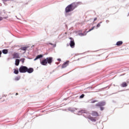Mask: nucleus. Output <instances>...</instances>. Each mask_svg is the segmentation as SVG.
Instances as JSON below:
<instances>
[{"mask_svg": "<svg viewBox=\"0 0 129 129\" xmlns=\"http://www.w3.org/2000/svg\"><path fill=\"white\" fill-rule=\"evenodd\" d=\"M100 109H101V110H103V109H104V107H100Z\"/></svg>", "mask_w": 129, "mask_h": 129, "instance_id": "23", "label": "nucleus"}, {"mask_svg": "<svg viewBox=\"0 0 129 129\" xmlns=\"http://www.w3.org/2000/svg\"><path fill=\"white\" fill-rule=\"evenodd\" d=\"M92 115L93 116H99V114H98V112L96 111H93L92 112Z\"/></svg>", "mask_w": 129, "mask_h": 129, "instance_id": "11", "label": "nucleus"}, {"mask_svg": "<svg viewBox=\"0 0 129 129\" xmlns=\"http://www.w3.org/2000/svg\"><path fill=\"white\" fill-rule=\"evenodd\" d=\"M47 63L51 65L52 64V62H53V57H49L46 58Z\"/></svg>", "mask_w": 129, "mask_h": 129, "instance_id": "5", "label": "nucleus"}, {"mask_svg": "<svg viewBox=\"0 0 129 129\" xmlns=\"http://www.w3.org/2000/svg\"><path fill=\"white\" fill-rule=\"evenodd\" d=\"M14 73H15V74H19V70L14 69Z\"/></svg>", "mask_w": 129, "mask_h": 129, "instance_id": "19", "label": "nucleus"}, {"mask_svg": "<svg viewBox=\"0 0 129 129\" xmlns=\"http://www.w3.org/2000/svg\"><path fill=\"white\" fill-rule=\"evenodd\" d=\"M87 118L89 119H90V120H91V121H93V122H95L96 121V119H95V118L91 116H88L87 117Z\"/></svg>", "mask_w": 129, "mask_h": 129, "instance_id": "10", "label": "nucleus"}, {"mask_svg": "<svg viewBox=\"0 0 129 129\" xmlns=\"http://www.w3.org/2000/svg\"><path fill=\"white\" fill-rule=\"evenodd\" d=\"M28 70V67L26 66H21L19 68V72L20 73H26Z\"/></svg>", "mask_w": 129, "mask_h": 129, "instance_id": "2", "label": "nucleus"}, {"mask_svg": "<svg viewBox=\"0 0 129 129\" xmlns=\"http://www.w3.org/2000/svg\"><path fill=\"white\" fill-rule=\"evenodd\" d=\"M27 49H28V47H27V46H24V47H21V49L23 51H26L27 50Z\"/></svg>", "mask_w": 129, "mask_h": 129, "instance_id": "18", "label": "nucleus"}, {"mask_svg": "<svg viewBox=\"0 0 129 129\" xmlns=\"http://www.w3.org/2000/svg\"><path fill=\"white\" fill-rule=\"evenodd\" d=\"M85 95L84 94H82L80 96V98H83V97H84Z\"/></svg>", "mask_w": 129, "mask_h": 129, "instance_id": "21", "label": "nucleus"}, {"mask_svg": "<svg viewBox=\"0 0 129 129\" xmlns=\"http://www.w3.org/2000/svg\"><path fill=\"white\" fill-rule=\"evenodd\" d=\"M2 52L3 54H8V53H9V50L8 49H3Z\"/></svg>", "mask_w": 129, "mask_h": 129, "instance_id": "17", "label": "nucleus"}, {"mask_svg": "<svg viewBox=\"0 0 129 129\" xmlns=\"http://www.w3.org/2000/svg\"><path fill=\"white\" fill-rule=\"evenodd\" d=\"M21 61H22V63H24L25 62V59L24 58L22 59Z\"/></svg>", "mask_w": 129, "mask_h": 129, "instance_id": "25", "label": "nucleus"}, {"mask_svg": "<svg viewBox=\"0 0 129 129\" xmlns=\"http://www.w3.org/2000/svg\"><path fill=\"white\" fill-rule=\"evenodd\" d=\"M47 59H43L41 61H40V64H41V65H43L44 66H45V65H47Z\"/></svg>", "mask_w": 129, "mask_h": 129, "instance_id": "8", "label": "nucleus"}, {"mask_svg": "<svg viewBox=\"0 0 129 129\" xmlns=\"http://www.w3.org/2000/svg\"><path fill=\"white\" fill-rule=\"evenodd\" d=\"M27 72H28V73H33V72H34V69H33L32 68L28 69V68H27Z\"/></svg>", "mask_w": 129, "mask_h": 129, "instance_id": "12", "label": "nucleus"}, {"mask_svg": "<svg viewBox=\"0 0 129 129\" xmlns=\"http://www.w3.org/2000/svg\"><path fill=\"white\" fill-rule=\"evenodd\" d=\"M19 94H18V93H17L16 94V95H18Z\"/></svg>", "mask_w": 129, "mask_h": 129, "instance_id": "29", "label": "nucleus"}, {"mask_svg": "<svg viewBox=\"0 0 129 129\" xmlns=\"http://www.w3.org/2000/svg\"><path fill=\"white\" fill-rule=\"evenodd\" d=\"M121 87H126L127 84L125 82H124L121 84Z\"/></svg>", "mask_w": 129, "mask_h": 129, "instance_id": "14", "label": "nucleus"}, {"mask_svg": "<svg viewBox=\"0 0 129 129\" xmlns=\"http://www.w3.org/2000/svg\"><path fill=\"white\" fill-rule=\"evenodd\" d=\"M76 8H77V4L75 3H72L66 7L65 12L66 13H70V12H72Z\"/></svg>", "mask_w": 129, "mask_h": 129, "instance_id": "1", "label": "nucleus"}, {"mask_svg": "<svg viewBox=\"0 0 129 129\" xmlns=\"http://www.w3.org/2000/svg\"><path fill=\"white\" fill-rule=\"evenodd\" d=\"M95 102H97V101H96V100H94L93 101L91 102V103H94Z\"/></svg>", "mask_w": 129, "mask_h": 129, "instance_id": "22", "label": "nucleus"}, {"mask_svg": "<svg viewBox=\"0 0 129 129\" xmlns=\"http://www.w3.org/2000/svg\"><path fill=\"white\" fill-rule=\"evenodd\" d=\"M13 57L14 58H20V55L19 54V53H17V52H14L13 54Z\"/></svg>", "mask_w": 129, "mask_h": 129, "instance_id": "9", "label": "nucleus"}, {"mask_svg": "<svg viewBox=\"0 0 129 129\" xmlns=\"http://www.w3.org/2000/svg\"><path fill=\"white\" fill-rule=\"evenodd\" d=\"M68 65H69V61H67L62 64L61 68H66Z\"/></svg>", "mask_w": 129, "mask_h": 129, "instance_id": "7", "label": "nucleus"}, {"mask_svg": "<svg viewBox=\"0 0 129 129\" xmlns=\"http://www.w3.org/2000/svg\"><path fill=\"white\" fill-rule=\"evenodd\" d=\"M3 20H4V18H3L2 17H0V22L1 21H3Z\"/></svg>", "mask_w": 129, "mask_h": 129, "instance_id": "24", "label": "nucleus"}, {"mask_svg": "<svg viewBox=\"0 0 129 129\" xmlns=\"http://www.w3.org/2000/svg\"><path fill=\"white\" fill-rule=\"evenodd\" d=\"M105 102H100L95 105L96 106H104Z\"/></svg>", "mask_w": 129, "mask_h": 129, "instance_id": "6", "label": "nucleus"}, {"mask_svg": "<svg viewBox=\"0 0 129 129\" xmlns=\"http://www.w3.org/2000/svg\"><path fill=\"white\" fill-rule=\"evenodd\" d=\"M57 60H58V61H61V58H58V59H57Z\"/></svg>", "mask_w": 129, "mask_h": 129, "instance_id": "28", "label": "nucleus"}, {"mask_svg": "<svg viewBox=\"0 0 129 129\" xmlns=\"http://www.w3.org/2000/svg\"><path fill=\"white\" fill-rule=\"evenodd\" d=\"M101 23H102V22H101L97 24V28H99V27H100V24H101Z\"/></svg>", "mask_w": 129, "mask_h": 129, "instance_id": "20", "label": "nucleus"}, {"mask_svg": "<svg viewBox=\"0 0 129 129\" xmlns=\"http://www.w3.org/2000/svg\"><path fill=\"white\" fill-rule=\"evenodd\" d=\"M96 20H97V18H95L94 19V22H95V21H96Z\"/></svg>", "mask_w": 129, "mask_h": 129, "instance_id": "26", "label": "nucleus"}, {"mask_svg": "<svg viewBox=\"0 0 129 129\" xmlns=\"http://www.w3.org/2000/svg\"><path fill=\"white\" fill-rule=\"evenodd\" d=\"M95 27H93L91 29H90L88 31L86 32V31H85L83 33H78V35L79 36H80L81 37H83V36H86V35L87 34V33H89V32H91V31H92V30H94Z\"/></svg>", "mask_w": 129, "mask_h": 129, "instance_id": "3", "label": "nucleus"}, {"mask_svg": "<svg viewBox=\"0 0 129 129\" xmlns=\"http://www.w3.org/2000/svg\"><path fill=\"white\" fill-rule=\"evenodd\" d=\"M19 64H20V59H17L15 60V65L16 66H19Z\"/></svg>", "mask_w": 129, "mask_h": 129, "instance_id": "15", "label": "nucleus"}, {"mask_svg": "<svg viewBox=\"0 0 129 129\" xmlns=\"http://www.w3.org/2000/svg\"><path fill=\"white\" fill-rule=\"evenodd\" d=\"M43 57V55H38L36 58L34 59V61H36V60H38V59H40V58H42Z\"/></svg>", "mask_w": 129, "mask_h": 129, "instance_id": "13", "label": "nucleus"}, {"mask_svg": "<svg viewBox=\"0 0 129 129\" xmlns=\"http://www.w3.org/2000/svg\"><path fill=\"white\" fill-rule=\"evenodd\" d=\"M50 45H52V43H50Z\"/></svg>", "mask_w": 129, "mask_h": 129, "instance_id": "30", "label": "nucleus"}, {"mask_svg": "<svg viewBox=\"0 0 129 129\" xmlns=\"http://www.w3.org/2000/svg\"><path fill=\"white\" fill-rule=\"evenodd\" d=\"M71 41L70 42V45L71 47V48H74L75 46V42H74V39L72 38V37L70 38Z\"/></svg>", "mask_w": 129, "mask_h": 129, "instance_id": "4", "label": "nucleus"}, {"mask_svg": "<svg viewBox=\"0 0 129 129\" xmlns=\"http://www.w3.org/2000/svg\"><path fill=\"white\" fill-rule=\"evenodd\" d=\"M116 45V46H120V45H122V41H119L117 42Z\"/></svg>", "mask_w": 129, "mask_h": 129, "instance_id": "16", "label": "nucleus"}, {"mask_svg": "<svg viewBox=\"0 0 129 129\" xmlns=\"http://www.w3.org/2000/svg\"><path fill=\"white\" fill-rule=\"evenodd\" d=\"M2 57V51L0 50V58Z\"/></svg>", "mask_w": 129, "mask_h": 129, "instance_id": "27", "label": "nucleus"}]
</instances>
